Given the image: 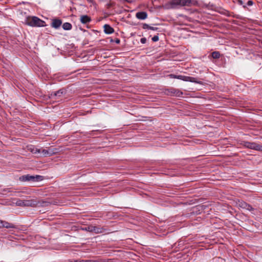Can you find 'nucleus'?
<instances>
[{"mask_svg": "<svg viewBox=\"0 0 262 262\" xmlns=\"http://www.w3.org/2000/svg\"><path fill=\"white\" fill-rule=\"evenodd\" d=\"M167 5L169 8L176 9L180 7H191L198 5V2L196 0H171Z\"/></svg>", "mask_w": 262, "mask_h": 262, "instance_id": "1", "label": "nucleus"}, {"mask_svg": "<svg viewBox=\"0 0 262 262\" xmlns=\"http://www.w3.org/2000/svg\"><path fill=\"white\" fill-rule=\"evenodd\" d=\"M14 203L16 206L20 207H35L37 204V201L34 199L20 200L16 199Z\"/></svg>", "mask_w": 262, "mask_h": 262, "instance_id": "2", "label": "nucleus"}, {"mask_svg": "<svg viewBox=\"0 0 262 262\" xmlns=\"http://www.w3.org/2000/svg\"><path fill=\"white\" fill-rule=\"evenodd\" d=\"M45 21L37 17H29L27 19V24L32 27H42L44 26Z\"/></svg>", "mask_w": 262, "mask_h": 262, "instance_id": "3", "label": "nucleus"}, {"mask_svg": "<svg viewBox=\"0 0 262 262\" xmlns=\"http://www.w3.org/2000/svg\"><path fill=\"white\" fill-rule=\"evenodd\" d=\"M86 231L94 232L96 234L103 233L106 231V229L100 226L90 225L85 228Z\"/></svg>", "mask_w": 262, "mask_h": 262, "instance_id": "4", "label": "nucleus"}, {"mask_svg": "<svg viewBox=\"0 0 262 262\" xmlns=\"http://www.w3.org/2000/svg\"><path fill=\"white\" fill-rule=\"evenodd\" d=\"M31 149V151L34 154H36V153H38V154H40L41 155L43 156H52L54 153V152L51 150V149H43V148H40V149H38V148H33V149Z\"/></svg>", "mask_w": 262, "mask_h": 262, "instance_id": "5", "label": "nucleus"}, {"mask_svg": "<svg viewBox=\"0 0 262 262\" xmlns=\"http://www.w3.org/2000/svg\"><path fill=\"white\" fill-rule=\"evenodd\" d=\"M19 180L21 181H39L41 180V176H30L29 174L25 175L20 177Z\"/></svg>", "mask_w": 262, "mask_h": 262, "instance_id": "6", "label": "nucleus"}, {"mask_svg": "<svg viewBox=\"0 0 262 262\" xmlns=\"http://www.w3.org/2000/svg\"><path fill=\"white\" fill-rule=\"evenodd\" d=\"M166 94L171 96L181 97L183 95V92L179 90L170 89L167 90Z\"/></svg>", "mask_w": 262, "mask_h": 262, "instance_id": "7", "label": "nucleus"}, {"mask_svg": "<svg viewBox=\"0 0 262 262\" xmlns=\"http://www.w3.org/2000/svg\"><path fill=\"white\" fill-rule=\"evenodd\" d=\"M177 79H181L186 81H190L192 82L200 83V82L195 80V78L189 76H186L184 75H177Z\"/></svg>", "mask_w": 262, "mask_h": 262, "instance_id": "8", "label": "nucleus"}, {"mask_svg": "<svg viewBox=\"0 0 262 262\" xmlns=\"http://www.w3.org/2000/svg\"><path fill=\"white\" fill-rule=\"evenodd\" d=\"M64 93H65L64 90H59L57 92L51 93L50 95V98L53 99H56L61 97Z\"/></svg>", "mask_w": 262, "mask_h": 262, "instance_id": "9", "label": "nucleus"}, {"mask_svg": "<svg viewBox=\"0 0 262 262\" xmlns=\"http://www.w3.org/2000/svg\"><path fill=\"white\" fill-rule=\"evenodd\" d=\"M245 146H247L248 148H251V149H255L256 150H260L261 149V146L259 145H257L256 144L254 143H250V142H247L246 143Z\"/></svg>", "mask_w": 262, "mask_h": 262, "instance_id": "10", "label": "nucleus"}, {"mask_svg": "<svg viewBox=\"0 0 262 262\" xmlns=\"http://www.w3.org/2000/svg\"><path fill=\"white\" fill-rule=\"evenodd\" d=\"M80 20L82 24H86L91 21V18L88 15H84L80 16Z\"/></svg>", "mask_w": 262, "mask_h": 262, "instance_id": "11", "label": "nucleus"}, {"mask_svg": "<svg viewBox=\"0 0 262 262\" xmlns=\"http://www.w3.org/2000/svg\"><path fill=\"white\" fill-rule=\"evenodd\" d=\"M136 16L139 19H145L147 17V14L145 12H139L136 13Z\"/></svg>", "mask_w": 262, "mask_h": 262, "instance_id": "12", "label": "nucleus"}, {"mask_svg": "<svg viewBox=\"0 0 262 262\" xmlns=\"http://www.w3.org/2000/svg\"><path fill=\"white\" fill-rule=\"evenodd\" d=\"M62 24V21L60 19H55L53 20L52 23V26L54 28H59Z\"/></svg>", "mask_w": 262, "mask_h": 262, "instance_id": "13", "label": "nucleus"}, {"mask_svg": "<svg viewBox=\"0 0 262 262\" xmlns=\"http://www.w3.org/2000/svg\"><path fill=\"white\" fill-rule=\"evenodd\" d=\"M104 32L107 34H111L114 32V29L108 25L104 26Z\"/></svg>", "mask_w": 262, "mask_h": 262, "instance_id": "14", "label": "nucleus"}, {"mask_svg": "<svg viewBox=\"0 0 262 262\" xmlns=\"http://www.w3.org/2000/svg\"><path fill=\"white\" fill-rule=\"evenodd\" d=\"M239 206L244 209H246L247 210H250L252 208V207L249 205V204H247L246 203L244 202H241L239 204Z\"/></svg>", "mask_w": 262, "mask_h": 262, "instance_id": "15", "label": "nucleus"}, {"mask_svg": "<svg viewBox=\"0 0 262 262\" xmlns=\"http://www.w3.org/2000/svg\"><path fill=\"white\" fill-rule=\"evenodd\" d=\"M3 228H14V225L11 223L3 221Z\"/></svg>", "mask_w": 262, "mask_h": 262, "instance_id": "16", "label": "nucleus"}, {"mask_svg": "<svg viewBox=\"0 0 262 262\" xmlns=\"http://www.w3.org/2000/svg\"><path fill=\"white\" fill-rule=\"evenodd\" d=\"M62 28L65 30H70L72 28V25L69 23H65L63 24Z\"/></svg>", "mask_w": 262, "mask_h": 262, "instance_id": "17", "label": "nucleus"}, {"mask_svg": "<svg viewBox=\"0 0 262 262\" xmlns=\"http://www.w3.org/2000/svg\"><path fill=\"white\" fill-rule=\"evenodd\" d=\"M143 29H150L151 30H157L158 29L157 28L149 26L148 25L146 24H144L143 25Z\"/></svg>", "mask_w": 262, "mask_h": 262, "instance_id": "18", "label": "nucleus"}, {"mask_svg": "<svg viewBox=\"0 0 262 262\" xmlns=\"http://www.w3.org/2000/svg\"><path fill=\"white\" fill-rule=\"evenodd\" d=\"M212 57L214 59H218L220 57V53L219 52H213L212 53Z\"/></svg>", "mask_w": 262, "mask_h": 262, "instance_id": "19", "label": "nucleus"}, {"mask_svg": "<svg viewBox=\"0 0 262 262\" xmlns=\"http://www.w3.org/2000/svg\"><path fill=\"white\" fill-rule=\"evenodd\" d=\"M3 194H7L8 192H13V189L11 188H5L2 190Z\"/></svg>", "mask_w": 262, "mask_h": 262, "instance_id": "20", "label": "nucleus"}, {"mask_svg": "<svg viewBox=\"0 0 262 262\" xmlns=\"http://www.w3.org/2000/svg\"><path fill=\"white\" fill-rule=\"evenodd\" d=\"M152 40L154 42H156V41H157L159 40V37L157 35H155L152 38Z\"/></svg>", "mask_w": 262, "mask_h": 262, "instance_id": "21", "label": "nucleus"}, {"mask_svg": "<svg viewBox=\"0 0 262 262\" xmlns=\"http://www.w3.org/2000/svg\"><path fill=\"white\" fill-rule=\"evenodd\" d=\"M146 39L145 38H142L141 39V42L142 43H145L146 42Z\"/></svg>", "mask_w": 262, "mask_h": 262, "instance_id": "22", "label": "nucleus"}, {"mask_svg": "<svg viewBox=\"0 0 262 262\" xmlns=\"http://www.w3.org/2000/svg\"><path fill=\"white\" fill-rule=\"evenodd\" d=\"M169 76L171 78H177V75L174 74H170Z\"/></svg>", "mask_w": 262, "mask_h": 262, "instance_id": "23", "label": "nucleus"}, {"mask_svg": "<svg viewBox=\"0 0 262 262\" xmlns=\"http://www.w3.org/2000/svg\"><path fill=\"white\" fill-rule=\"evenodd\" d=\"M84 262H98L97 260H92V259H89V260H85Z\"/></svg>", "mask_w": 262, "mask_h": 262, "instance_id": "24", "label": "nucleus"}, {"mask_svg": "<svg viewBox=\"0 0 262 262\" xmlns=\"http://www.w3.org/2000/svg\"><path fill=\"white\" fill-rule=\"evenodd\" d=\"M0 228H3V221L0 220Z\"/></svg>", "mask_w": 262, "mask_h": 262, "instance_id": "25", "label": "nucleus"}, {"mask_svg": "<svg viewBox=\"0 0 262 262\" xmlns=\"http://www.w3.org/2000/svg\"><path fill=\"white\" fill-rule=\"evenodd\" d=\"M247 4L249 5V6H251L252 4H253V2L251 1H249L247 3Z\"/></svg>", "mask_w": 262, "mask_h": 262, "instance_id": "26", "label": "nucleus"}, {"mask_svg": "<svg viewBox=\"0 0 262 262\" xmlns=\"http://www.w3.org/2000/svg\"><path fill=\"white\" fill-rule=\"evenodd\" d=\"M116 42L117 43H119L120 42V40L119 39H117L116 41Z\"/></svg>", "mask_w": 262, "mask_h": 262, "instance_id": "27", "label": "nucleus"}, {"mask_svg": "<svg viewBox=\"0 0 262 262\" xmlns=\"http://www.w3.org/2000/svg\"><path fill=\"white\" fill-rule=\"evenodd\" d=\"M238 2H239V4H242V1H241V0H239V1H238Z\"/></svg>", "mask_w": 262, "mask_h": 262, "instance_id": "28", "label": "nucleus"}]
</instances>
